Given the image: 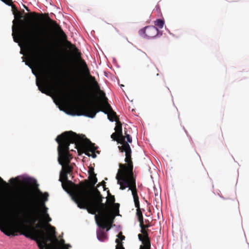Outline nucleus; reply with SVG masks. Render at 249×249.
I'll return each mask as SVG.
<instances>
[{
  "mask_svg": "<svg viewBox=\"0 0 249 249\" xmlns=\"http://www.w3.org/2000/svg\"><path fill=\"white\" fill-rule=\"evenodd\" d=\"M13 24H15V23H16V21H15V20H13Z\"/></svg>",
  "mask_w": 249,
  "mask_h": 249,
  "instance_id": "28",
  "label": "nucleus"
},
{
  "mask_svg": "<svg viewBox=\"0 0 249 249\" xmlns=\"http://www.w3.org/2000/svg\"><path fill=\"white\" fill-rule=\"evenodd\" d=\"M80 185L76 186L74 196L75 202L79 208L86 209L92 214L101 211V208L108 211L109 208L103 203L104 197L97 188H90L89 180L86 179L81 181Z\"/></svg>",
  "mask_w": 249,
  "mask_h": 249,
  "instance_id": "3",
  "label": "nucleus"
},
{
  "mask_svg": "<svg viewBox=\"0 0 249 249\" xmlns=\"http://www.w3.org/2000/svg\"><path fill=\"white\" fill-rule=\"evenodd\" d=\"M62 186L63 188L66 191H71V196L72 200L75 202L74 196L75 194V189L76 185H80V182L78 184L73 183L71 181L67 179H64L62 178Z\"/></svg>",
  "mask_w": 249,
  "mask_h": 249,
  "instance_id": "9",
  "label": "nucleus"
},
{
  "mask_svg": "<svg viewBox=\"0 0 249 249\" xmlns=\"http://www.w3.org/2000/svg\"><path fill=\"white\" fill-rule=\"evenodd\" d=\"M118 238L116 239V243L117 245L116 249H124L123 247L122 241L125 239V236L122 235V232H120L118 235Z\"/></svg>",
  "mask_w": 249,
  "mask_h": 249,
  "instance_id": "17",
  "label": "nucleus"
},
{
  "mask_svg": "<svg viewBox=\"0 0 249 249\" xmlns=\"http://www.w3.org/2000/svg\"><path fill=\"white\" fill-rule=\"evenodd\" d=\"M164 24V21L162 19H157V26L159 27L160 28H162L163 27Z\"/></svg>",
  "mask_w": 249,
  "mask_h": 249,
  "instance_id": "22",
  "label": "nucleus"
},
{
  "mask_svg": "<svg viewBox=\"0 0 249 249\" xmlns=\"http://www.w3.org/2000/svg\"><path fill=\"white\" fill-rule=\"evenodd\" d=\"M121 152L125 153V161L127 164H119L120 169L118 170L116 178L118 183L120 185V189L124 190L128 186L127 179L133 178V162L131 159V149L127 142L118 146Z\"/></svg>",
  "mask_w": 249,
  "mask_h": 249,
  "instance_id": "6",
  "label": "nucleus"
},
{
  "mask_svg": "<svg viewBox=\"0 0 249 249\" xmlns=\"http://www.w3.org/2000/svg\"><path fill=\"white\" fill-rule=\"evenodd\" d=\"M124 139L125 138H126V140H127V142H129V143H131L132 142V138H131V137L130 136V135H126V136H124Z\"/></svg>",
  "mask_w": 249,
  "mask_h": 249,
  "instance_id": "23",
  "label": "nucleus"
},
{
  "mask_svg": "<svg viewBox=\"0 0 249 249\" xmlns=\"http://www.w3.org/2000/svg\"><path fill=\"white\" fill-rule=\"evenodd\" d=\"M108 197H107V203H105L108 207V210H105L104 208H101V211H98L97 212L98 215H95V218L96 223L99 227L104 229L109 226L107 229V231H108L111 227L115 217L112 212L111 211V207L113 204L115 203V199L114 196L110 194L109 191H107Z\"/></svg>",
  "mask_w": 249,
  "mask_h": 249,
  "instance_id": "7",
  "label": "nucleus"
},
{
  "mask_svg": "<svg viewBox=\"0 0 249 249\" xmlns=\"http://www.w3.org/2000/svg\"><path fill=\"white\" fill-rule=\"evenodd\" d=\"M119 207H120V204L119 203H114V204H113L112 205L111 211L113 213L114 215H115V216L119 214Z\"/></svg>",
  "mask_w": 249,
  "mask_h": 249,
  "instance_id": "20",
  "label": "nucleus"
},
{
  "mask_svg": "<svg viewBox=\"0 0 249 249\" xmlns=\"http://www.w3.org/2000/svg\"><path fill=\"white\" fill-rule=\"evenodd\" d=\"M128 186L125 188L128 187L130 190L132 191V194L134 198V201L135 207L139 208L140 206V203L139 201V197L137 194V189L136 186L135 179L134 178H129L127 179Z\"/></svg>",
  "mask_w": 249,
  "mask_h": 249,
  "instance_id": "10",
  "label": "nucleus"
},
{
  "mask_svg": "<svg viewBox=\"0 0 249 249\" xmlns=\"http://www.w3.org/2000/svg\"><path fill=\"white\" fill-rule=\"evenodd\" d=\"M18 178H12L10 179V181L11 182H15V181H18Z\"/></svg>",
  "mask_w": 249,
  "mask_h": 249,
  "instance_id": "25",
  "label": "nucleus"
},
{
  "mask_svg": "<svg viewBox=\"0 0 249 249\" xmlns=\"http://www.w3.org/2000/svg\"><path fill=\"white\" fill-rule=\"evenodd\" d=\"M79 141V138L77 137V134L71 131L65 132L56 138V141L58 143V161L62 166L59 178L60 181H62V178L64 179H67L68 175H71L72 173L73 167L70 164L72 156L69 152V146L71 143Z\"/></svg>",
  "mask_w": 249,
  "mask_h": 249,
  "instance_id": "4",
  "label": "nucleus"
},
{
  "mask_svg": "<svg viewBox=\"0 0 249 249\" xmlns=\"http://www.w3.org/2000/svg\"><path fill=\"white\" fill-rule=\"evenodd\" d=\"M100 185H102L103 186L104 188V190H106V182H105V181H102L101 183H99L98 185H97V187H99Z\"/></svg>",
  "mask_w": 249,
  "mask_h": 249,
  "instance_id": "24",
  "label": "nucleus"
},
{
  "mask_svg": "<svg viewBox=\"0 0 249 249\" xmlns=\"http://www.w3.org/2000/svg\"><path fill=\"white\" fill-rule=\"evenodd\" d=\"M111 138L113 139V140L117 141L118 143H120L122 145L126 142V141H124V137H122V138L120 137L118 134L116 132L113 133L111 135Z\"/></svg>",
  "mask_w": 249,
  "mask_h": 249,
  "instance_id": "19",
  "label": "nucleus"
},
{
  "mask_svg": "<svg viewBox=\"0 0 249 249\" xmlns=\"http://www.w3.org/2000/svg\"><path fill=\"white\" fill-rule=\"evenodd\" d=\"M47 210H48L47 208L45 207V209H44L42 211V213H43L44 214V218L45 219V220L47 222H50L51 221L52 219L50 218V217L49 216V214L47 213Z\"/></svg>",
  "mask_w": 249,
  "mask_h": 249,
  "instance_id": "21",
  "label": "nucleus"
},
{
  "mask_svg": "<svg viewBox=\"0 0 249 249\" xmlns=\"http://www.w3.org/2000/svg\"><path fill=\"white\" fill-rule=\"evenodd\" d=\"M139 239L142 242V245L140 246V249H150V243L148 237L147 233L144 231L142 234L138 235Z\"/></svg>",
  "mask_w": 249,
  "mask_h": 249,
  "instance_id": "13",
  "label": "nucleus"
},
{
  "mask_svg": "<svg viewBox=\"0 0 249 249\" xmlns=\"http://www.w3.org/2000/svg\"><path fill=\"white\" fill-rule=\"evenodd\" d=\"M139 34L143 37H155L156 36V28L153 26H146L139 31Z\"/></svg>",
  "mask_w": 249,
  "mask_h": 249,
  "instance_id": "12",
  "label": "nucleus"
},
{
  "mask_svg": "<svg viewBox=\"0 0 249 249\" xmlns=\"http://www.w3.org/2000/svg\"><path fill=\"white\" fill-rule=\"evenodd\" d=\"M22 182L30 187L17 192L13 197V204L18 208L24 221L34 226L40 217L38 205L45 209L44 203L48 200L49 194L41 192L38 189L36 180L31 178H24Z\"/></svg>",
  "mask_w": 249,
  "mask_h": 249,
  "instance_id": "2",
  "label": "nucleus"
},
{
  "mask_svg": "<svg viewBox=\"0 0 249 249\" xmlns=\"http://www.w3.org/2000/svg\"><path fill=\"white\" fill-rule=\"evenodd\" d=\"M116 122V126L114 128V130L115 131V132L118 134L119 136L121 138H122V137H124V136L123 135V132H122V124L121 122L119 121V119H117L115 120Z\"/></svg>",
  "mask_w": 249,
  "mask_h": 249,
  "instance_id": "18",
  "label": "nucleus"
},
{
  "mask_svg": "<svg viewBox=\"0 0 249 249\" xmlns=\"http://www.w3.org/2000/svg\"><path fill=\"white\" fill-rule=\"evenodd\" d=\"M89 182L90 188L94 187L95 184L97 182V178L96 177V174L94 173L93 169H89Z\"/></svg>",
  "mask_w": 249,
  "mask_h": 249,
  "instance_id": "15",
  "label": "nucleus"
},
{
  "mask_svg": "<svg viewBox=\"0 0 249 249\" xmlns=\"http://www.w3.org/2000/svg\"><path fill=\"white\" fill-rule=\"evenodd\" d=\"M77 136L79 138V141L73 143L75 144V148L77 149L78 147L80 146L85 151V153L87 155L89 156V152H91L92 153V158H96V155L95 154V151L97 147L95 146L94 143H92L89 140L85 138V135L81 136L77 134Z\"/></svg>",
  "mask_w": 249,
  "mask_h": 249,
  "instance_id": "8",
  "label": "nucleus"
},
{
  "mask_svg": "<svg viewBox=\"0 0 249 249\" xmlns=\"http://www.w3.org/2000/svg\"><path fill=\"white\" fill-rule=\"evenodd\" d=\"M102 229L99 230L97 231V237L99 240L102 242H104L107 239V235L104 231V229H103L102 228L99 227ZM109 226H108L106 228L107 229L108 228ZM106 229V228H105Z\"/></svg>",
  "mask_w": 249,
  "mask_h": 249,
  "instance_id": "16",
  "label": "nucleus"
},
{
  "mask_svg": "<svg viewBox=\"0 0 249 249\" xmlns=\"http://www.w3.org/2000/svg\"><path fill=\"white\" fill-rule=\"evenodd\" d=\"M138 220L140 222V225L141 227L142 230L141 231L142 233H143L145 231V228H146V226L143 224V216L142 212L140 209V206L139 208H137V213H136Z\"/></svg>",
  "mask_w": 249,
  "mask_h": 249,
  "instance_id": "14",
  "label": "nucleus"
},
{
  "mask_svg": "<svg viewBox=\"0 0 249 249\" xmlns=\"http://www.w3.org/2000/svg\"><path fill=\"white\" fill-rule=\"evenodd\" d=\"M162 35V33H160L158 30L157 29V36H161Z\"/></svg>",
  "mask_w": 249,
  "mask_h": 249,
  "instance_id": "26",
  "label": "nucleus"
},
{
  "mask_svg": "<svg viewBox=\"0 0 249 249\" xmlns=\"http://www.w3.org/2000/svg\"><path fill=\"white\" fill-rule=\"evenodd\" d=\"M38 243V246L40 249H65L64 248H60L56 245L54 244L49 243L47 241L44 239H36Z\"/></svg>",
  "mask_w": 249,
  "mask_h": 249,
  "instance_id": "11",
  "label": "nucleus"
},
{
  "mask_svg": "<svg viewBox=\"0 0 249 249\" xmlns=\"http://www.w3.org/2000/svg\"><path fill=\"white\" fill-rule=\"evenodd\" d=\"M18 232L21 230L20 234L25 235L27 238H30L32 240L36 239H44L48 242H50L51 244L56 245L60 248H64L65 249H69L71 246L69 244H66L65 240L61 239L60 241L57 238L56 235L55 229L54 227L52 226L50 224L48 225L47 232L45 233L42 230H37L36 228L40 227V225L37 224L36 227L34 226H25L22 225L20 227L13 226ZM17 235V232H16Z\"/></svg>",
  "mask_w": 249,
  "mask_h": 249,
  "instance_id": "5",
  "label": "nucleus"
},
{
  "mask_svg": "<svg viewBox=\"0 0 249 249\" xmlns=\"http://www.w3.org/2000/svg\"><path fill=\"white\" fill-rule=\"evenodd\" d=\"M26 10L28 11H29L27 8H26Z\"/></svg>",
  "mask_w": 249,
  "mask_h": 249,
  "instance_id": "29",
  "label": "nucleus"
},
{
  "mask_svg": "<svg viewBox=\"0 0 249 249\" xmlns=\"http://www.w3.org/2000/svg\"><path fill=\"white\" fill-rule=\"evenodd\" d=\"M125 129H126V128H124V134H125V136H126V135H128V134L127 133L126 131H125Z\"/></svg>",
  "mask_w": 249,
  "mask_h": 249,
  "instance_id": "27",
  "label": "nucleus"
},
{
  "mask_svg": "<svg viewBox=\"0 0 249 249\" xmlns=\"http://www.w3.org/2000/svg\"><path fill=\"white\" fill-rule=\"evenodd\" d=\"M44 19L52 26L54 30L60 35L61 38L65 41L67 46L70 49L73 50L77 58L79 60L80 64L83 68V72L90 81L92 89L100 96V102H95L92 104L76 106L75 108V113L74 114L78 116L84 115L90 118H94L97 113L102 111L107 114L108 119L111 122L115 121L116 119H119L116 112L113 110L111 107L108 103V99L106 96L105 93L101 90L99 85L96 80L95 77L90 74L88 66L85 60L81 58V53L78 52V49L71 42L67 40L66 35L56 21L51 18Z\"/></svg>",
  "mask_w": 249,
  "mask_h": 249,
  "instance_id": "1",
  "label": "nucleus"
}]
</instances>
